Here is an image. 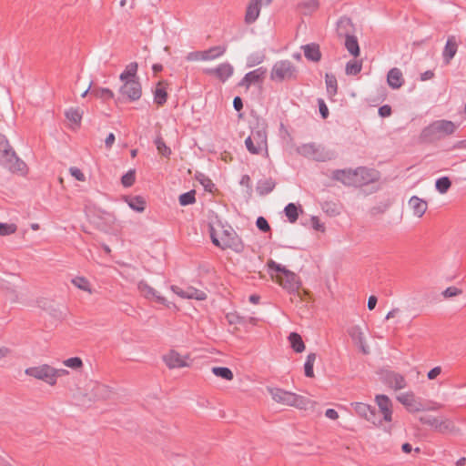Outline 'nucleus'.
I'll list each match as a JSON object with an SVG mask.
<instances>
[{
  "mask_svg": "<svg viewBox=\"0 0 466 466\" xmlns=\"http://www.w3.org/2000/svg\"><path fill=\"white\" fill-rule=\"evenodd\" d=\"M0 165L12 173L25 175L26 164L16 155L7 137L0 134Z\"/></svg>",
  "mask_w": 466,
  "mask_h": 466,
  "instance_id": "f257e3e1",
  "label": "nucleus"
},
{
  "mask_svg": "<svg viewBox=\"0 0 466 466\" xmlns=\"http://www.w3.org/2000/svg\"><path fill=\"white\" fill-rule=\"evenodd\" d=\"M457 125L450 120H436L424 127L420 135L422 143H433L454 134Z\"/></svg>",
  "mask_w": 466,
  "mask_h": 466,
  "instance_id": "f03ea898",
  "label": "nucleus"
},
{
  "mask_svg": "<svg viewBox=\"0 0 466 466\" xmlns=\"http://www.w3.org/2000/svg\"><path fill=\"white\" fill-rule=\"evenodd\" d=\"M268 267L270 270H274L278 273L276 276L277 282L284 289L290 294L299 293L301 282L296 273L287 269L284 266L278 264L274 260H269Z\"/></svg>",
  "mask_w": 466,
  "mask_h": 466,
  "instance_id": "7ed1b4c3",
  "label": "nucleus"
},
{
  "mask_svg": "<svg viewBox=\"0 0 466 466\" xmlns=\"http://www.w3.org/2000/svg\"><path fill=\"white\" fill-rule=\"evenodd\" d=\"M272 399L281 404L296 407L300 410H306L310 404V400L301 395L287 391L279 388L269 389Z\"/></svg>",
  "mask_w": 466,
  "mask_h": 466,
  "instance_id": "20e7f679",
  "label": "nucleus"
},
{
  "mask_svg": "<svg viewBox=\"0 0 466 466\" xmlns=\"http://www.w3.org/2000/svg\"><path fill=\"white\" fill-rule=\"evenodd\" d=\"M249 153L258 155L262 150H268L267 131L265 128L252 129L250 136L245 140Z\"/></svg>",
  "mask_w": 466,
  "mask_h": 466,
  "instance_id": "39448f33",
  "label": "nucleus"
},
{
  "mask_svg": "<svg viewBox=\"0 0 466 466\" xmlns=\"http://www.w3.org/2000/svg\"><path fill=\"white\" fill-rule=\"evenodd\" d=\"M295 77L296 67L289 60H280L274 64L270 73L271 80L282 82Z\"/></svg>",
  "mask_w": 466,
  "mask_h": 466,
  "instance_id": "423d86ee",
  "label": "nucleus"
},
{
  "mask_svg": "<svg viewBox=\"0 0 466 466\" xmlns=\"http://www.w3.org/2000/svg\"><path fill=\"white\" fill-rule=\"evenodd\" d=\"M25 372L26 375L43 380L51 386L55 385L53 367L47 364L27 368Z\"/></svg>",
  "mask_w": 466,
  "mask_h": 466,
  "instance_id": "0eeeda50",
  "label": "nucleus"
},
{
  "mask_svg": "<svg viewBox=\"0 0 466 466\" xmlns=\"http://www.w3.org/2000/svg\"><path fill=\"white\" fill-rule=\"evenodd\" d=\"M119 93L131 102L137 101L142 96L141 84L138 79H129V81H125L119 88Z\"/></svg>",
  "mask_w": 466,
  "mask_h": 466,
  "instance_id": "6e6552de",
  "label": "nucleus"
},
{
  "mask_svg": "<svg viewBox=\"0 0 466 466\" xmlns=\"http://www.w3.org/2000/svg\"><path fill=\"white\" fill-rule=\"evenodd\" d=\"M223 249L230 248L237 253L244 251V244L241 238L233 229H225L222 233Z\"/></svg>",
  "mask_w": 466,
  "mask_h": 466,
  "instance_id": "1a4fd4ad",
  "label": "nucleus"
},
{
  "mask_svg": "<svg viewBox=\"0 0 466 466\" xmlns=\"http://www.w3.org/2000/svg\"><path fill=\"white\" fill-rule=\"evenodd\" d=\"M356 187L373 183L379 179L378 172L366 167H359L354 169Z\"/></svg>",
  "mask_w": 466,
  "mask_h": 466,
  "instance_id": "9d476101",
  "label": "nucleus"
},
{
  "mask_svg": "<svg viewBox=\"0 0 466 466\" xmlns=\"http://www.w3.org/2000/svg\"><path fill=\"white\" fill-rule=\"evenodd\" d=\"M163 360L169 369H178L191 365L189 356H181L174 350H171L167 354L164 355Z\"/></svg>",
  "mask_w": 466,
  "mask_h": 466,
  "instance_id": "9b49d317",
  "label": "nucleus"
},
{
  "mask_svg": "<svg viewBox=\"0 0 466 466\" xmlns=\"http://www.w3.org/2000/svg\"><path fill=\"white\" fill-rule=\"evenodd\" d=\"M267 72V68L264 66L250 71L244 76L238 86H245L248 89L251 85L261 84L266 77Z\"/></svg>",
  "mask_w": 466,
  "mask_h": 466,
  "instance_id": "f8f14e48",
  "label": "nucleus"
},
{
  "mask_svg": "<svg viewBox=\"0 0 466 466\" xmlns=\"http://www.w3.org/2000/svg\"><path fill=\"white\" fill-rule=\"evenodd\" d=\"M355 172L352 168L335 169L331 173V179L342 183L346 187H356Z\"/></svg>",
  "mask_w": 466,
  "mask_h": 466,
  "instance_id": "ddd939ff",
  "label": "nucleus"
},
{
  "mask_svg": "<svg viewBox=\"0 0 466 466\" xmlns=\"http://www.w3.org/2000/svg\"><path fill=\"white\" fill-rule=\"evenodd\" d=\"M382 380L387 386L395 390H402L407 386L404 376L392 370L385 371Z\"/></svg>",
  "mask_w": 466,
  "mask_h": 466,
  "instance_id": "4468645a",
  "label": "nucleus"
},
{
  "mask_svg": "<svg viewBox=\"0 0 466 466\" xmlns=\"http://www.w3.org/2000/svg\"><path fill=\"white\" fill-rule=\"evenodd\" d=\"M397 400L407 409L410 412H417L423 410L421 402L416 400L413 392H405L397 397Z\"/></svg>",
  "mask_w": 466,
  "mask_h": 466,
  "instance_id": "2eb2a0df",
  "label": "nucleus"
},
{
  "mask_svg": "<svg viewBox=\"0 0 466 466\" xmlns=\"http://www.w3.org/2000/svg\"><path fill=\"white\" fill-rule=\"evenodd\" d=\"M137 289L141 295L147 299L155 300L161 305H167V299L160 296L156 289L147 284V281H139L137 284Z\"/></svg>",
  "mask_w": 466,
  "mask_h": 466,
  "instance_id": "dca6fc26",
  "label": "nucleus"
},
{
  "mask_svg": "<svg viewBox=\"0 0 466 466\" xmlns=\"http://www.w3.org/2000/svg\"><path fill=\"white\" fill-rule=\"evenodd\" d=\"M375 401L380 409V412L383 416V420L387 422L392 420V403L390 399L384 394H379L375 397Z\"/></svg>",
  "mask_w": 466,
  "mask_h": 466,
  "instance_id": "f3484780",
  "label": "nucleus"
},
{
  "mask_svg": "<svg viewBox=\"0 0 466 466\" xmlns=\"http://www.w3.org/2000/svg\"><path fill=\"white\" fill-rule=\"evenodd\" d=\"M273 0H265V5L271 4ZM262 0H249L246 10L245 22L253 24L258 17L261 9Z\"/></svg>",
  "mask_w": 466,
  "mask_h": 466,
  "instance_id": "a211bd4d",
  "label": "nucleus"
},
{
  "mask_svg": "<svg viewBox=\"0 0 466 466\" xmlns=\"http://www.w3.org/2000/svg\"><path fill=\"white\" fill-rule=\"evenodd\" d=\"M297 152L308 158H312L316 161L323 162L327 158L319 152V147L314 143L303 144L297 148Z\"/></svg>",
  "mask_w": 466,
  "mask_h": 466,
  "instance_id": "6ab92c4d",
  "label": "nucleus"
},
{
  "mask_svg": "<svg viewBox=\"0 0 466 466\" xmlns=\"http://www.w3.org/2000/svg\"><path fill=\"white\" fill-rule=\"evenodd\" d=\"M348 334L353 340V342L360 347V350L364 354L369 353L368 346L366 345L365 336L360 326L354 325L348 329Z\"/></svg>",
  "mask_w": 466,
  "mask_h": 466,
  "instance_id": "aec40b11",
  "label": "nucleus"
},
{
  "mask_svg": "<svg viewBox=\"0 0 466 466\" xmlns=\"http://www.w3.org/2000/svg\"><path fill=\"white\" fill-rule=\"evenodd\" d=\"M458 50V44L454 35H450L442 51V59L447 66L451 63Z\"/></svg>",
  "mask_w": 466,
  "mask_h": 466,
  "instance_id": "412c9836",
  "label": "nucleus"
},
{
  "mask_svg": "<svg viewBox=\"0 0 466 466\" xmlns=\"http://www.w3.org/2000/svg\"><path fill=\"white\" fill-rule=\"evenodd\" d=\"M304 56L311 62H319L321 59V52L319 45L317 43H310L301 46Z\"/></svg>",
  "mask_w": 466,
  "mask_h": 466,
  "instance_id": "4be33fe9",
  "label": "nucleus"
},
{
  "mask_svg": "<svg viewBox=\"0 0 466 466\" xmlns=\"http://www.w3.org/2000/svg\"><path fill=\"white\" fill-rule=\"evenodd\" d=\"M387 82L392 89H398L402 86L404 79L400 69L397 67L391 68L387 74Z\"/></svg>",
  "mask_w": 466,
  "mask_h": 466,
  "instance_id": "5701e85b",
  "label": "nucleus"
},
{
  "mask_svg": "<svg viewBox=\"0 0 466 466\" xmlns=\"http://www.w3.org/2000/svg\"><path fill=\"white\" fill-rule=\"evenodd\" d=\"M409 205L412 209L414 216L418 218H421L428 208L427 202L417 196H412L410 198Z\"/></svg>",
  "mask_w": 466,
  "mask_h": 466,
  "instance_id": "b1692460",
  "label": "nucleus"
},
{
  "mask_svg": "<svg viewBox=\"0 0 466 466\" xmlns=\"http://www.w3.org/2000/svg\"><path fill=\"white\" fill-rule=\"evenodd\" d=\"M353 24L349 17H341L337 23V34L339 37L352 35Z\"/></svg>",
  "mask_w": 466,
  "mask_h": 466,
  "instance_id": "393cba45",
  "label": "nucleus"
},
{
  "mask_svg": "<svg viewBox=\"0 0 466 466\" xmlns=\"http://www.w3.org/2000/svg\"><path fill=\"white\" fill-rule=\"evenodd\" d=\"M233 72L234 68L229 63H222L216 67V77L221 82H226L233 75Z\"/></svg>",
  "mask_w": 466,
  "mask_h": 466,
  "instance_id": "a878e982",
  "label": "nucleus"
},
{
  "mask_svg": "<svg viewBox=\"0 0 466 466\" xmlns=\"http://www.w3.org/2000/svg\"><path fill=\"white\" fill-rule=\"evenodd\" d=\"M276 187V182L273 178L268 177L265 179H260L257 183V192L260 196H265L269 194Z\"/></svg>",
  "mask_w": 466,
  "mask_h": 466,
  "instance_id": "bb28decb",
  "label": "nucleus"
},
{
  "mask_svg": "<svg viewBox=\"0 0 466 466\" xmlns=\"http://www.w3.org/2000/svg\"><path fill=\"white\" fill-rule=\"evenodd\" d=\"M124 200L127 203L130 208L137 212H143L146 208V200L140 196L135 197H123Z\"/></svg>",
  "mask_w": 466,
  "mask_h": 466,
  "instance_id": "cd10ccee",
  "label": "nucleus"
},
{
  "mask_svg": "<svg viewBox=\"0 0 466 466\" xmlns=\"http://www.w3.org/2000/svg\"><path fill=\"white\" fill-rule=\"evenodd\" d=\"M227 51V46H216L202 51L204 61L214 60L222 56Z\"/></svg>",
  "mask_w": 466,
  "mask_h": 466,
  "instance_id": "c85d7f7f",
  "label": "nucleus"
},
{
  "mask_svg": "<svg viewBox=\"0 0 466 466\" xmlns=\"http://www.w3.org/2000/svg\"><path fill=\"white\" fill-rule=\"evenodd\" d=\"M90 94L91 96H94L95 97L99 98L104 102L114 98L113 91L106 87L95 86L93 89H91Z\"/></svg>",
  "mask_w": 466,
  "mask_h": 466,
  "instance_id": "c756f323",
  "label": "nucleus"
},
{
  "mask_svg": "<svg viewBox=\"0 0 466 466\" xmlns=\"http://www.w3.org/2000/svg\"><path fill=\"white\" fill-rule=\"evenodd\" d=\"M345 47L350 55L357 57L360 56V50L358 43V39L355 35H350L345 37Z\"/></svg>",
  "mask_w": 466,
  "mask_h": 466,
  "instance_id": "7c9ffc66",
  "label": "nucleus"
},
{
  "mask_svg": "<svg viewBox=\"0 0 466 466\" xmlns=\"http://www.w3.org/2000/svg\"><path fill=\"white\" fill-rule=\"evenodd\" d=\"M137 63L132 62L126 66V69L120 74L119 79L122 82L129 81V79H137Z\"/></svg>",
  "mask_w": 466,
  "mask_h": 466,
  "instance_id": "2f4dec72",
  "label": "nucleus"
},
{
  "mask_svg": "<svg viewBox=\"0 0 466 466\" xmlns=\"http://www.w3.org/2000/svg\"><path fill=\"white\" fill-rule=\"evenodd\" d=\"M284 212L288 220L290 223H295L299 216V213H302L303 210L300 208H298L294 203H289L285 208Z\"/></svg>",
  "mask_w": 466,
  "mask_h": 466,
  "instance_id": "473e14b6",
  "label": "nucleus"
},
{
  "mask_svg": "<svg viewBox=\"0 0 466 466\" xmlns=\"http://www.w3.org/2000/svg\"><path fill=\"white\" fill-rule=\"evenodd\" d=\"M167 100V93L166 88L162 86V82H158L156 89L154 90V102L157 106H163Z\"/></svg>",
  "mask_w": 466,
  "mask_h": 466,
  "instance_id": "72a5a7b5",
  "label": "nucleus"
},
{
  "mask_svg": "<svg viewBox=\"0 0 466 466\" xmlns=\"http://www.w3.org/2000/svg\"><path fill=\"white\" fill-rule=\"evenodd\" d=\"M289 340L290 342L291 348L294 351L300 353L305 350V344L302 340V338L299 334L296 332H291L289 336Z\"/></svg>",
  "mask_w": 466,
  "mask_h": 466,
  "instance_id": "f704fd0d",
  "label": "nucleus"
},
{
  "mask_svg": "<svg viewBox=\"0 0 466 466\" xmlns=\"http://www.w3.org/2000/svg\"><path fill=\"white\" fill-rule=\"evenodd\" d=\"M325 83L327 86V92L329 96L337 94L338 83L337 78L334 75L327 73L325 75Z\"/></svg>",
  "mask_w": 466,
  "mask_h": 466,
  "instance_id": "c9c22d12",
  "label": "nucleus"
},
{
  "mask_svg": "<svg viewBox=\"0 0 466 466\" xmlns=\"http://www.w3.org/2000/svg\"><path fill=\"white\" fill-rule=\"evenodd\" d=\"M316 358H317V355H316V353H313V352L309 353L307 356V360L304 364V373H305V376L308 378L314 377L313 366H314Z\"/></svg>",
  "mask_w": 466,
  "mask_h": 466,
  "instance_id": "e433bc0d",
  "label": "nucleus"
},
{
  "mask_svg": "<svg viewBox=\"0 0 466 466\" xmlns=\"http://www.w3.org/2000/svg\"><path fill=\"white\" fill-rule=\"evenodd\" d=\"M155 145L159 154L162 156L168 157L171 155V149L166 145L164 139L161 135H157L155 139Z\"/></svg>",
  "mask_w": 466,
  "mask_h": 466,
  "instance_id": "4c0bfd02",
  "label": "nucleus"
},
{
  "mask_svg": "<svg viewBox=\"0 0 466 466\" xmlns=\"http://www.w3.org/2000/svg\"><path fill=\"white\" fill-rule=\"evenodd\" d=\"M212 373L227 380H231L234 377L231 370L227 367H213Z\"/></svg>",
  "mask_w": 466,
  "mask_h": 466,
  "instance_id": "58836bf2",
  "label": "nucleus"
},
{
  "mask_svg": "<svg viewBox=\"0 0 466 466\" xmlns=\"http://www.w3.org/2000/svg\"><path fill=\"white\" fill-rule=\"evenodd\" d=\"M186 297L189 299L205 300L207 299V294L203 290L198 289L194 287H187Z\"/></svg>",
  "mask_w": 466,
  "mask_h": 466,
  "instance_id": "ea45409f",
  "label": "nucleus"
},
{
  "mask_svg": "<svg viewBox=\"0 0 466 466\" xmlns=\"http://www.w3.org/2000/svg\"><path fill=\"white\" fill-rule=\"evenodd\" d=\"M322 210L330 217L338 216L340 211L339 206L332 201H325L321 204Z\"/></svg>",
  "mask_w": 466,
  "mask_h": 466,
  "instance_id": "a19ab883",
  "label": "nucleus"
},
{
  "mask_svg": "<svg viewBox=\"0 0 466 466\" xmlns=\"http://www.w3.org/2000/svg\"><path fill=\"white\" fill-rule=\"evenodd\" d=\"M71 282L79 289L92 293L90 283L85 277H76L72 279Z\"/></svg>",
  "mask_w": 466,
  "mask_h": 466,
  "instance_id": "79ce46f5",
  "label": "nucleus"
},
{
  "mask_svg": "<svg viewBox=\"0 0 466 466\" xmlns=\"http://www.w3.org/2000/svg\"><path fill=\"white\" fill-rule=\"evenodd\" d=\"M451 187V181L448 177H442L436 180L435 187L441 194H445Z\"/></svg>",
  "mask_w": 466,
  "mask_h": 466,
  "instance_id": "37998d69",
  "label": "nucleus"
},
{
  "mask_svg": "<svg viewBox=\"0 0 466 466\" xmlns=\"http://www.w3.org/2000/svg\"><path fill=\"white\" fill-rule=\"evenodd\" d=\"M265 54L263 52H255L250 54L247 58V66L248 67L255 66L261 64L265 60Z\"/></svg>",
  "mask_w": 466,
  "mask_h": 466,
  "instance_id": "c03bdc74",
  "label": "nucleus"
},
{
  "mask_svg": "<svg viewBox=\"0 0 466 466\" xmlns=\"http://www.w3.org/2000/svg\"><path fill=\"white\" fill-rule=\"evenodd\" d=\"M195 178L204 187L205 190L211 192L214 187L212 180L201 172H197Z\"/></svg>",
  "mask_w": 466,
  "mask_h": 466,
  "instance_id": "a18cd8bd",
  "label": "nucleus"
},
{
  "mask_svg": "<svg viewBox=\"0 0 466 466\" xmlns=\"http://www.w3.org/2000/svg\"><path fill=\"white\" fill-rule=\"evenodd\" d=\"M362 69V63L357 60H350L346 64V74L356 76Z\"/></svg>",
  "mask_w": 466,
  "mask_h": 466,
  "instance_id": "49530a36",
  "label": "nucleus"
},
{
  "mask_svg": "<svg viewBox=\"0 0 466 466\" xmlns=\"http://www.w3.org/2000/svg\"><path fill=\"white\" fill-rule=\"evenodd\" d=\"M66 116L69 121L75 124H80L82 119V111L79 108L71 107L66 111Z\"/></svg>",
  "mask_w": 466,
  "mask_h": 466,
  "instance_id": "de8ad7c7",
  "label": "nucleus"
},
{
  "mask_svg": "<svg viewBox=\"0 0 466 466\" xmlns=\"http://www.w3.org/2000/svg\"><path fill=\"white\" fill-rule=\"evenodd\" d=\"M366 420L371 422L375 426H380L384 420L383 416L381 417L376 408L372 406L371 410L369 411Z\"/></svg>",
  "mask_w": 466,
  "mask_h": 466,
  "instance_id": "09e8293b",
  "label": "nucleus"
},
{
  "mask_svg": "<svg viewBox=\"0 0 466 466\" xmlns=\"http://www.w3.org/2000/svg\"><path fill=\"white\" fill-rule=\"evenodd\" d=\"M354 410L356 413L366 420L369 411L371 410L372 406L362 403V402H356L352 404Z\"/></svg>",
  "mask_w": 466,
  "mask_h": 466,
  "instance_id": "8fccbe9b",
  "label": "nucleus"
},
{
  "mask_svg": "<svg viewBox=\"0 0 466 466\" xmlns=\"http://www.w3.org/2000/svg\"><path fill=\"white\" fill-rule=\"evenodd\" d=\"M195 202H196L195 190H190V191L183 193L179 196V204L181 206L191 205V204H194Z\"/></svg>",
  "mask_w": 466,
  "mask_h": 466,
  "instance_id": "3c124183",
  "label": "nucleus"
},
{
  "mask_svg": "<svg viewBox=\"0 0 466 466\" xmlns=\"http://www.w3.org/2000/svg\"><path fill=\"white\" fill-rule=\"evenodd\" d=\"M135 181H136V171L134 169L128 170L121 177V184L125 187H129L133 186Z\"/></svg>",
  "mask_w": 466,
  "mask_h": 466,
  "instance_id": "603ef678",
  "label": "nucleus"
},
{
  "mask_svg": "<svg viewBox=\"0 0 466 466\" xmlns=\"http://www.w3.org/2000/svg\"><path fill=\"white\" fill-rule=\"evenodd\" d=\"M17 230V226L14 223L0 222V236H9Z\"/></svg>",
  "mask_w": 466,
  "mask_h": 466,
  "instance_id": "864d4df0",
  "label": "nucleus"
},
{
  "mask_svg": "<svg viewBox=\"0 0 466 466\" xmlns=\"http://www.w3.org/2000/svg\"><path fill=\"white\" fill-rule=\"evenodd\" d=\"M226 319H227V320L228 321V323L230 325H233V324H240V325L246 324V318L242 317V316H239L237 313H228L226 315Z\"/></svg>",
  "mask_w": 466,
  "mask_h": 466,
  "instance_id": "5fc2aeb1",
  "label": "nucleus"
},
{
  "mask_svg": "<svg viewBox=\"0 0 466 466\" xmlns=\"http://www.w3.org/2000/svg\"><path fill=\"white\" fill-rule=\"evenodd\" d=\"M111 391L107 386L104 384H97L95 388V394L96 397L106 399L109 397Z\"/></svg>",
  "mask_w": 466,
  "mask_h": 466,
  "instance_id": "6e6d98bb",
  "label": "nucleus"
},
{
  "mask_svg": "<svg viewBox=\"0 0 466 466\" xmlns=\"http://www.w3.org/2000/svg\"><path fill=\"white\" fill-rule=\"evenodd\" d=\"M454 428V425L451 421L448 420H441L439 421L437 427L435 430L439 431L440 432H447V431H451Z\"/></svg>",
  "mask_w": 466,
  "mask_h": 466,
  "instance_id": "4d7b16f0",
  "label": "nucleus"
},
{
  "mask_svg": "<svg viewBox=\"0 0 466 466\" xmlns=\"http://www.w3.org/2000/svg\"><path fill=\"white\" fill-rule=\"evenodd\" d=\"M420 421L422 424L429 425L434 429H436L440 420L436 417H433L431 415H424L420 417Z\"/></svg>",
  "mask_w": 466,
  "mask_h": 466,
  "instance_id": "13d9d810",
  "label": "nucleus"
},
{
  "mask_svg": "<svg viewBox=\"0 0 466 466\" xmlns=\"http://www.w3.org/2000/svg\"><path fill=\"white\" fill-rule=\"evenodd\" d=\"M64 364L66 367L72 368V369H79L83 366V361L78 357H72L64 361Z\"/></svg>",
  "mask_w": 466,
  "mask_h": 466,
  "instance_id": "bf43d9fd",
  "label": "nucleus"
},
{
  "mask_svg": "<svg viewBox=\"0 0 466 466\" xmlns=\"http://www.w3.org/2000/svg\"><path fill=\"white\" fill-rule=\"evenodd\" d=\"M256 226L260 231L264 233L270 231V226L264 217H258L257 218Z\"/></svg>",
  "mask_w": 466,
  "mask_h": 466,
  "instance_id": "052dcab7",
  "label": "nucleus"
},
{
  "mask_svg": "<svg viewBox=\"0 0 466 466\" xmlns=\"http://www.w3.org/2000/svg\"><path fill=\"white\" fill-rule=\"evenodd\" d=\"M461 289L456 288V287H449L447 288L443 292H442V295L445 297V298H451V297H455V296H458L460 294H461Z\"/></svg>",
  "mask_w": 466,
  "mask_h": 466,
  "instance_id": "680f3d73",
  "label": "nucleus"
},
{
  "mask_svg": "<svg viewBox=\"0 0 466 466\" xmlns=\"http://www.w3.org/2000/svg\"><path fill=\"white\" fill-rule=\"evenodd\" d=\"M186 59L187 61H204V56L202 55V51H193V52H189L187 56H186Z\"/></svg>",
  "mask_w": 466,
  "mask_h": 466,
  "instance_id": "e2e57ef3",
  "label": "nucleus"
},
{
  "mask_svg": "<svg viewBox=\"0 0 466 466\" xmlns=\"http://www.w3.org/2000/svg\"><path fill=\"white\" fill-rule=\"evenodd\" d=\"M319 114L322 118L326 119L329 116V109L323 99H318Z\"/></svg>",
  "mask_w": 466,
  "mask_h": 466,
  "instance_id": "0e129e2a",
  "label": "nucleus"
},
{
  "mask_svg": "<svg viewBox=\"0 0 466 466\" xmlns=\"http://www.w3.org/2000/svg\"><path fill=\"white\" fill-rule=\"evenodd\" d=\"M70 171V174L78 181H85L86 180V177L84 175V173L77 167H70L69 169Z\"/></svg>",
  "mask_w": 466,
  "mask_h": 466,
  "instance_id": "69168bd1",
  "label": "nucleus"
},
{
  "mask_svg": "<svg viewBox=\"0 0 466 466\" xmlns=\"http://www.w3.org/2000/svg\"><path fill=\"white\" fill-rule=\"evenodd\" d=\"M310 221H311V226L315 230L321 231V232H323L325 230L324 224L320 223L318 217H315V216L311 217Z\"/></svg>",
  "mask_w": 466,
  "mask_h": 466,
  "instance_id": "338daca9",
  "label": "nucleus"
},
{
  "mask_svg": "<svg viewBox=\"0 0 466 466\" xmlns=\"http://www.w3.org/2000/svg\"><path fill=\"white\" fill-rule=\"evenodd\" d=\"M392 113V110H391V107L389 105H384V106H381L380 108H379V115L381 116V117H387V116H390Z\"/></svg>",
  "mask_w": 466,
  "mask_h": 466,
  "instance_id": "774afa93",
  "label": "nucleus"
}]
</instances>
